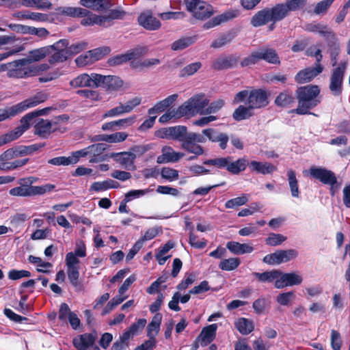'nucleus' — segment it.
<instances>
[{"label": "nucleus", "mask_w": 350, "mask_h": 350, "mask_svg": "<svg viewBox=\"0 0 350 350\" xmlns=\"http://www.w3.org/2000/svg\"><path fill=\"white\" fill-rule=\"evenodd\" d=\"M320 88L318 85H308L299 87L296 91L298 106L295 109L297 114L304 115L321 103Z\"/></svg>", "instance_id": "1"}, {"label": "nucleus", "mask_w": 350, "mask_h": 350, "mask_svg": "<svg viewBox=\"0 0 350 350\" xmlns=\"http://www.w3.org/2000/svg\"><path fill=\"white\" fill-rule=\"evenodd\" d=\"M286 16V10L283 4H278L272 8H265L256 12L251 19L254 27L262 26L269 22L275 23Z\"/></svg>", "instance_id": "2"}, {"label": "nucleus", "mask_w": 350, "mask_h": 350, "mask_svg": "<svg viewBox=\"0 0 350 350\" xmlns=\"http://www.w3.org/2000/svg\"><path fill=\"white\" fill-rule=\"evenodd\" d=\"M308 55L314 56L317 59V63L314 68H306L298 72L295 77V81L297 83L302 84L308 83L323 70V67L320 64V62L322 59L321 51L319 49H313L311 48L308 51Z\"/></svg>", "instance_id": "3"}, {"label": "nucleus", "mask_w": 350, "mask_h": 350, "mask_svg": "<svg viewBox=\"0 0 350 350\" xmlns=\"http://www.w3.org/2000/svg\"><path fill=\"white\" fill-rule=\"evenodd\" d=\"M186 10L198 20L203 21L214 14L213 8L201 0H185Z\"/></svg>", "instance_id": "4"}, {"label": "nucleus", "mask_w": 350, "mask_h": 350, "mask_svg": "<svg viewBox=\"0 0 350 350\" xmlns=\"http://www.w3.org/2000/svg\"><path fill=\"white\" fill-rule=\"evenodd\" d=\"M208 103L209 100L204 94H196L180 105V111L182 110L185 116L197 113L206 114L205 111Z\"/></svg>", "instance_id": "5"}, {"label": "nucleus", "mask_w": 350, "mask_h": 350, "mask_svg": "<svg viewBox=\"0 0 350 350\" xmlns=\"http://www.w3.org/2000/svg\"><path fill=\"white\" fill-rule=\"evenodd\" d=\"M308 174L314 179L319 180L325 185L330 186V191L334 195L335 191L338 189L337 178L335 174L322 167L312 166L308 170Z\"/></svg>", "instance_id": "6"}, {"label": "nucleus", "mask_w": 350, "mask_h": 350, "mask_svg": "<svg viewBox=\"0 0 350 350\" xmlns=\"http://www.w3.org/2000/svg\"><path fill=\"white\" fill-rule=\"evenodd\" d=\"M347 68V62L340 63L335 68L330 77L329 90L334 95H339L342 91L343 77Z\"/></svg>", "instance_id": "7"}, {"label": "nucleus", "mask_w": 350, "mask_h": 350, "mask_svg": "<svg viewBox=\"0 0 350 350\" xmlns=\"http://www.w3.org/2000/svg\"><path fill=\"white\" fill-rule=\"evenodd\" d=\"M303 282V277L298 273H284L279 271V278L274 283L276 288H284L286 286L299 285Z\"/></svg>", "instance_id": "8"}, {"label": "nucleus", "mask_w": 350, "mask_h": 350, "mask_svg": "<svg viewBox=\"0 0 350 350\" xmlns=\"http://www.w3.org/2000/svg\"><path fill=\"white\" fill-rule=\"evenodd\" d=\"M148 51V48L146 46H138L135 49L128 51L124 54L118 55L109 60V64L111 66L120 65L129 60L134 59L144 55Z\"/></svg>", "instance_id": "9"}, {"label": "nucleus", "mask_w": 350, "mask_h": 350, "mask_svg": "<svg viewBox=\"0 0 350 350\" xmlns=\"http://www.w3.org/2000/svg\"><path fill=\"white\" fill-rule=\"evenodd\" d=\"M7 76L15 79L29 78V65L26 63V60L23 58L11 62Z\"/></svg>", "instance_id": "10"}, {"label": "nucleus", "mask_w": 350, "mask_h": 350, "mask_svg": "<svg viewBox=\"0 0 350 350\" xmlns=\"http://www.w3.org/2000/svg\"><path fill=\"white\" fill-rule=\"evenodd\" d=\"M48 98V95L44 92L40 91L35 95L17 103L16 105L18 113H21L29 109L35 107L38 105L45 102Z\"/></svg>", "instance_id": "11"}, {"label": "nucleus", "mask_w": 350, "mask_h": 350, "mask_svg": "<svg viewBox=\"0 0 350 350\" xmlns=\"http://www.w3.org/2000/svg\"><path fill=\"white\" fill-rule=\"evenodd\" d=\"M268 103L267 93L262 90H254L250 92L246 100L247 105H249L253 110L266 107Z\"/></svg>", "instance_id": "12"}, {"label": "nucleus", "mask_w": 350, "mask_h": 350, "mask_svg": "<svg viewBox=\"0 0 350 350\" xmlns=\"http://www.w3.org/2000/svg\"><path fill=\"white\" fill-rule=\"evenodd\" d=\"M96 78V88L102 87L108 90H118L123 85V81L116 76L111 75H101L97 74Z\"/></svg>", "instance_id": "13"}, {"label": "nucleus", "mask_w": 350, "mask_h": 350, "mask_svg": "<svg viewBox=\"0 0 350 350\" xmlns=\"http://www.w3.org/2000/svg\"><path fill=\"white\" fill-rule=\"evenodd\" d=\"M110 157L121 165L124 168L128 170H135L134 165L136 159V154L132 152H113L110 154Z\"/></svg>", "instance_id": "14"}, {"label": "nucleus", "mask_w": 350, "mask_h": 350, "mask_svg": "<svg viewBox=\"0 0 350 350\" xmlns=\"http://www.w3.org/2000/svg\"><path fill=\"white\" fill-rule=\"evenodd\" d=\"M139 24L144 29L149 31L159 29L161 26V22L153 16L151 10H147L142 12L138 17Z\"/></svg>", "instance_id": "15"}, {"label": "nucleus", "mask_w": 350, "mask_h": 350, "mask_svg": "<svg viewBox=\"0 0 350 350\" xmlns=\"http://www.w3.org/2000/svg\"><path fill=\"white\" fill-rule=\"evenodd\" d=\"M186 132L187 129L185 126H176L161 129L156 132V135L163 139H172L181 142Z\"/></svg>", "instance_id": "16"}, {"label": "nucleus", "mask_w": 350, "mask_h": 350, "mask_svg": "<svg viewBox=\"0 0 350 350\" xmlns=\"http://www.w3.org/2000/svg\"><path fill=\"white\" fill-rule=\"evenodd\" d=\"M96 73H92L90 75L86 73L81 74L70 81V85L72 88H96Z\"/></svg>", "instance_id": "17"}, {"label": "nucleus", "mask_w": 350, "mask_h": 350, "mask_svg": "<svg viewBox=\"0 0 350 350\" xmlns=\"http://www.w3.org/2000/svg\"><path fill=\"white\" fill-rule=\"evenodd\" d=\"M239 15V12L235 10H228L219 15H217L206 23H205L202 28L203 29H209L211 28H213L217 25H219L220 24L223 23H226L228 21H230L234 18H236Z\"/></svg>", "instance_id": "18"}, {"label": "nucleus", "mask_w": 350, "mask_h": 350, "mask_svg": "<svg viewBox=\"0 0 350 350\" xmlns=\"http://www.w3.org/2000/svg\"><path fill=\"white\" fill-rule=\"evenodd\" d=\"M161 154L157 158L158 163H175L184 157L185 154L176 152L170 146H163L161 149Z\"/></svg>", "instance_id": "19"}, {"label": "nucleus", "mask_w": 350, "mask_h": 350, "mask_svg": "<svg viewBox=\"0 0 350 350\" xmlns=\"http://www.w3.org/2000/svg\"><path fill=\"white\" fill-rule=\"evenodd\" d=\"M35 134L43 137H47L56 130V125L49 120L39 119L34 126Z\"/></svg>", "instance_id": "20"}, {"label": "nucleus", "mask_w": 350, "mask_h": 350, "mask_svg": "<svg viewBox=\"0 0 350 350\" xmlns=\"http://www.w3.org/2000/svg\"><path fill=\"white\" fill-rule=\"evenodd\" d=\"M202 133L212 142H217L221 149L226 148L228 142V136L226 133H220L213 129H206L202 131Z\"/></svg>", "instance_id": "21"}, {"label": "nucleus", "mask_w": 350, "mask_h": 350, "mask_svg": "<svg viewBox=\"0 0 350 350\" xmlns=\"http://www.w3.org/2000/svg\"><path fill=\"white\" fill-rule=\"evenodd\" d=\"M217 327V324L213 323L202 329L200 335L197 338L201 346L205 347L215 339Z\"/></svg>", "instance_id": "22"}, {"label": "nucleus", "mask_w": 350, "mask_h": 350, "mask_svg": "<svg viewBox=\"0 0 350 350\" xmlns=\"http://www.w3.org/2000/svg\"><path fill=\"white\" fill-rule=\"evenodd\" d=\"M247 166L252 172L262 174H269L276 170V167L269 162H260L257 161H247Z\"/></svg>", "instance_id": "23"}, {"label": "nucleus", "mask_w": 350, "mask_h": 350, "mask_svg": "<svg viewBox=\"0 0 350 350\" xmlns=\"http://www.w3.org/2000/svg\"><path fill=\"white\" fill-rule=\"evenodd\" d=\"M226 248L235 255L251 254L254 250V247L251 244L240 243L237 241H228L226 243Z\"/></svg>", "instance_id": "24"}, {"label": "nucleus", "mask_w": 350, "mask_h": 350, "mask_svg": "<svg viewBox=\"0 0 350 350\" xmlns=\"http://www.w3.org/2000/svg\"><path fill=\"white\" fill-rule=\"evenodd\" d=\"M96 337L92 334H84L73 339L74 346L79 350H87L95 342Z\"/></svg>", "instance_id": "25"}, {"label": "nucleus", "mask_w": 350, "mask_h": 350, "mask_svg": "<svg viewBox=\"0 0 350 350\" xmlns=\"http://www.w3.org/2000/svg\"><path fill=\"white\" fill-rule=\"evenodd\" d=\"M19 157H21V153L18 148H9L0 154V170L6 171V167H8L11 162L10 161Z\"/></svg>", "instance_id": "26"}, {"label": "nucleus", "mask_w": 350, "mask_h": 350, "mask_svg": "<svg viewBox=\"0 0 350 350\" xmlns=\"http://www.w3.org/2000/svg\"><path fill=\"white\" fill-rule=\"evenodd\" d=\"M238 62L235 55L221 56L215 59L213 68L217 70L226 69L234 66Z\"/></svg>", "instance_id": "27"}, {"label": "nucleus", "mask_w": 350, "mask_h": 350, "mask_svg": "<svg viewBox=\"0 0 350 350\" xmlns=\"http://www.w3.org/2000/svg\"><path fill=\"white\" fill-rule=\"evenodd\" d=\"M49 54V48L46 46L38 48L29 52L27 57L24 58L26 63L29 65L32 62H38L44 59Z\"/></svg>", "instance_id": "28"}, {"label": "nucleus", "mask_w": 350, "mask_h": 350, "mask_svg": "<svg viewBox=\"0 0 350 350\" xmlns=\"http://www.w3.org/2000/svg\"><path fill=\"white\" fill-rule=\"evenodd\" d=\"M177 97V94H172L159 101L153 107L148 109V114L152 116L153 114L161 113L165 111L176 100Z\"/></svg>", "instance_id": "29"}, {"label": "nucleus", "mask_w": 350, "mask_h": 350, "mask_svg": "<svg viewBox=\"0 0 350 350\" xmlns=\"http://www.w3.org/2000/svg\"><path fill=\"white\" fill-rule=\"evenodd\" d=\"M228 163L226 170L232 174H239L241 172L244 171L247 166V159L245 157L232 161L231 157H228Z\"/></svg>", "instance_id": "30"}, {"label": "nucleus", "mask_w": 350, "mask_h": 350, "mask_svg": "<svg viewBox=\"0 0 350 350\" xmlns=\"http://www.w3.org/2000/svg\"><path fill=\"white\" fill-rule=\"evenodd\" d=\"M67 267V275L71 284L75 287L77 291L83 290V286L79 280V266H71Z\"/></svg>", "instance_id": "31"}, {"label": "nucleus", "mask_w": 350, "mask_h": 350, "mask_svg": "<svg viewBox=\"0 0 350 350\" xmlns=\"http://www.w3.org/2000/svg\"><path fill=\"white\" fill-rule=\"evenodd\" d=\"M235 327L243 335L250 334L254 328L252 320L246 318H239L234 323Z\"/></svg>", "instance_id": "32"}, {"label": "nucleus", "mask_w": 350, "mask_h": 350, "mask_svg": "<svg viewBox=\"0 0 350 350\" xmlns=\"http://www.w3.org/2000/svg\"><path fill=\"white\" fill-rule=\"evenodd\" d=\"M48 110L49 108H44L27 113L21 119V128H22L25 132L27 129H29L31 122L34 118L44 115Z\"/></svg>", "instance_id": "33"}, {"label": "nucleus", "mask_w": 350, "mask_h": 350, "mask_svg": "<svg viewBox=\"0 0 350 350\" xmlns=\"http://www.w3.org/2000/svg\"><path fill=\"white\" fill-rule=\"evenodd\" d=\"M162 316L161 314H156L152 319L151 322L147 326V336L155 338L160 330Z\"/></svg>", "instance_id": "34"}, {"label": "nucleus", "mask_w": 350, "mask_h": 350, "mask_svg": "<svg viewBox=\"0 0 350 350\" xmlns=\"http://www.w3.org/2000/svg\"><path fill=\"white\" fill-rule=\"evenodd\" d=\"M80 4L87 8L100 11L109 6V0H80Z\"/></svg>", "instance_id": "35"}, {"label": "nucleus", "mask_w": 350, "mask_h": 350, "mask_svg": "<svg viewBox=\"0 0 350 350\" xmlns=\"http://www.w3.org/2000/svg\"><path fill=\"white\" fill-rule=\"evenodd\" d=\"M279 271L275 269L263 273L254 272L252 275L261 282H276L279 278Z\"/></svg>", "instance_id": "36"}, {"label": "nucleus", "mask_w": 350, "mask_h": 350, "mask_svg": "<svg viewBox=\"0 0 350 350\" xmlns=\"http://www.w3.org/2000/svg\"><path fill=\"white\" fill-rule=\"evenodd\" d=\"M21 5L27 8H33L39 10H49L52 3L48 0H21Z\"/></svg>", "instance_id": "37"}, {"label": "nucleus", "mask_w": 350, "mask_h": 350, "mask_svg": "<svg viewBox=\"0 0 350 350\" xmlns=\"http://www.w3.org/2000/svg\"><path fill=\"white\" fill-rule=\"evenodd\" d=\"M260 60H265L271 64L279 63V57L273 49L262 48L258 50Z\"/></svg>", "instance_id": "38"}, {"label": "nucleus", "mask_w": 350, "mask_h": 350, "mask_svg": "<svg viewBox=\"0 0 350 350\" xmlns=\"http://www.w3.org/2000/svg\"><path fill=\"white\" fill-rule=\"evenodd\" d=\"M56 10L58 14L72 17L82 16L83 15L87 14V10L81 8L59 7Z\"/></svg>", "instance_id": "39"}, {"label": "nucleus", "mask_w": 350, "mask_h": 350, "mask_svg": "<svg viewBox=\"0 0 350 350\" xmlns=\"http://www.w3.org/2000/svg\"><path fill=\"white\" fill-rule=\"evenodd\" d=\"M81 17H84L81 21L82 25L92 26L94 25H98L104 27L102 16H98L87 10V14L83 15Z\"/></svg>", "instance_id": "40"}, {"label": "nucleus", "mask_w": 350, "mask_h": 350, "mask_svg": "<svg viewBox=\"0 0 350 350\" xmlns=\"http://www.w3.org/2000/svg\"><path fill=\"white\" fill-rule=\"evenodd\" d=\"M196 40V37H183L173 42L171 44V49L173 51H182L193 43Z\"/></svg>", "instance_id": "41"}, {"label": "nucleus", "mask_w": 350, "mask_h": 350, "mask_svg": "<svg viewBox=\"0 0 350 350\" xmlns=\"http://www.w3.org/2000/svg\"><path fill=\"white\" fill-rule=\"evenodd\" d=\"M128 137L125 132H117L110 135H100L98 136V140L105 141L108 143H120L124 142Z\"/></svg>", "instance_id": "42"}, {"label": "nucleus", "mask_w": 350, "mask_h": 350, "mask_svg": "<svg viewBox=\"0 0 350 350\" xmlns=\"http://www.w3.org/2000/svg\"><path fill=\"white\" fill-rule=\"evenodd\" d=\"M125 12L122 10H112L108 14L102 16L104 27H109L112 25V21L115 19H122L125 16Z\"/></svg>", "instance_id": "43"}, {"label": "nucleus", "mask_w": 350, "mask_h": 350, "mask_svg": "<svg viewBox=\"0 0 350 350\" xmlns=\"http://www.w3.org/2000/svg\"><path fill=\"white\" fill-rule=\"evenodd\" d=\"M287 177L291 196L294 198H299V190L295 171L288 170L287 171Z\"/></svg>", "instance_id": "44"}, {"label": "nucleus", "mask_w": 350, "mask_h": 350, "mask_svg": "<svg viewBox=\"0 0 350 350\" xmlns=\"http://www.w3.org/2000/svg\"><path fill=\"white\" fill-rule=\"evenodd\" d=\"M253 109L249 105H240L234 110L232 116L235 120L240 121L249 118L253 116Z\"/></svg>", "instance_id": "45"}, {"label": "nucleus", "mask_w": 350, "mask_h": 350, "mask_svg": "<svg viewBox=\"0 0 350 350\" xmlns=\"http://www.w3.org/2000/svg\"><path fill=\"white\" fill-rule=\"evenodd\" d=\"M182 110L180 111V106L176 109H169L159 118V121L164 124L172 120L178 119L185 116Z\"/></svg>", "instance_id": "46"}, {"label": "nucleus", "mask_w": 350, "mask_h": 350, "mask_svg": "<svg viewBox=\"0 0 350 350\" xmlns=\"http://www.w3.org/2000/svg\"><path fill=\"white\" fill-rule=\"evenodd\" d=\"M118 185V183L111 180L108 179L105 181L101 182H95L94 183L91 187L90 190L94 191H105L111 188H116Z\"/></svg>", "instance_id": "47"}, {"label": "nucleus", "mask_w": 350, "mask_h": 350, "mask_svg": "<svg viewBox=\"0 0 350 350\" xmlns=\"http://www.w3.org/2000/svg\"><path fill=\"white\" fill-rule=\"evenodd\" d=\"M240 263L241 260L239 258H230L221 260L219 264V267L221 270L230 271L236 269Z\"/></svg>", "instance_id": "48"}, {"label": "nucleus", "mask_w": 350, "mask_h": 350, "mask_svg": "<svg viewBox=\"0 0 350 350\" xmlns=\"http://www.w3.org/2000/svg\"><path fill=\"white\" fill-rule=\"evenodd\" d=\"M174 246V244L168 241L166 243L161 250L156 254L155 257L157 260L159 265H162L165 263L167 260L170 257V256H165V254Z\"/></svg>", "instance_id": "49"}, {"label": "nucleus", "mask_w": 350, "mask_h": 350, "mask_svg": "<svg viewBox=\"0 0 350 350\" xmlns=\"http://www.w3.org/2000/svg\"><path fill=\"white\" fill-rule=\"evenodd\" d=\"M182 148L187 151L193 153L196 155H201L203 154V149L200 146L196 144L194 142H189V140H187L185 139H182Z\"/></svg>", "instance_id": "50"}, {"label": "nucleus", "mask_w": 350, "mask_h": 350, "mask_svg": "<svg viewBox=\"0 0 350 350\" xmlns=\"http://www.w3.org/2000/svg\"><path fill=\"white\" fill-rule=\"evenodd\" d=\"M19 185L21 186L11 189L9 191V193L12 196L30 197L31 187H27L23 184Z\"/></svg>", "instance_id": "51"}, {"label": "nucleus", "mask_w": 350, "mask_h": 350, "mask_svg": "<svg viewBox=\"0 0 350 350\" xmlns=\"http://www.w3.org/2000/svg\"><path fill=\"white\" fill-rule=\"evenodd\" d=\"M293 100L294 98L291 93L284 92L277 96L275 103L278 106L285 107L292 103Z\"/></svg>", "instance_id": "52"}, {"label": "nucleus", "mask_w": 350, "mask_h": 350, "mask_svg": "<svg viewBox=\"0 0 350 350\" xmlns=\"http://www.w3.org/2000/svg\"><path fill=\"white\" fill-rule=\"evenodd\" d=\"M152 191L153 189L150 188L146 189L131 190L126 193L124 201L126 202H130L133 199L144 196Z\"/></svg>", "instance_id": "53"}, {"label": "nucleus", "mask_w": 350, "mask_h": 350, "mask_svg": "<svg viewBox=\"0 0 350 350\" xmlns=\"http://www.w3.org/2000/svg\"><path fill=\"white\" fill-rule=\"evenodd\" d=\"M55 185L46 184L40 186L31 187V196H41L51 192L55 189Z\"/></svg>", "instance_id": "54"}, {"label": "nucleus", "mask_w": 350, "mask_h": 350, "mask_svg": "<svg viewBox=\"0 0 350 350\" xmlns=\"http://www.w3.org/2000/svg\"><path fill=\"white\" fill-rule=\"evenodd\" d=\"M28 260L29 262L37 265V271L39 272H47L46 269L52 267L51 263L44 262L40 258L32 255L29 256Z\"/></svg>", "instance_id": "55"}, {"label": "nucleus", "mask_w": 350, "mask_h": 350, "mask_svg": "<svg viewBox=\"0 0 350 350\" xmlns=\"http://www.w3.org/2000/svg\"><path fill=\"white\" fill-rule=\"evenodd\" d=\"M248 200L247 196L244 194L241 196L228 200L225 204V206L226 208H234L245 204Z\"/></svg>", "instance_id": "56"}, {"label": "nucleus", "mask_w": 350, "mask_h": 350, "mask_svg": "<svg viewBox=\"0 0 350 350\" xmlns=\"http://www.w3.org/2000/svg\"><path fill=\"white\" fill-rule=\"evenodd\" d=\"M161 177L168 181H174L178 178V171L168 167H165L161 171Z\"/></svg>", "instance_id": "57"}, {"label": "nucleus", "mask_w": 350, "mask_h": 350, "mask_svg": "<svg viewBox=\"0 0 350 350\" xmlns=\"http://www.w3.org/2000/svg\"><path fill=\"white\" fill-rule=\"evenodd\" d=\"M278 252L281 264L295 258L298 255L297 252L293 249L287 250H278Z\"/></svg>", "instance_id": "58"}, {"label": "nucleus", "mask_w": 350, "mask_h": 350, "mask_svg": "<svg viewBox=\"0 0 350 350\" xmlns=\"http://www.w3.org/2000/svg\"><path fill=\"white\" fill-rule=\"evenodd\" d=\"M49 48V54L52 51L68 52V41L66 39H61L52 45L47 46Z\"/></svg>", "instance_id": "59"}, {"label": "nucleus", "mask_w": 350, "mask_h": 350, "mask_svg": "<svg viewBox=\"0 0 350 350\" xmlns=\"http://www.w3.org/2000/svg\"><path fill=\"white\" fill-rule=\"evenodd\" d=\"M124 106L122 103H120L116 107L107 111L103 116V118H114L126 114Z\"/></svg>", "instance_id": "60"}, {"label": "nucleus", "mask_w": 350, "mask_h": 350, "mask_svg": "<svg viewBox=\"0 0 350 350\" xmlns=\"http://www.w3.org/2000/svg\"><path fill=\"white\" fill-rule=\"evenodd\" d=\"M49 69L48 64H31L29 65V77L39 75L41 72Z\"/></svg>", "instance_id": "61"}, {"label": "nucleus", "mask_w": 350, "mask_h": 350, "mask_svg": "<svg viewBox=\"0 0 350 350\" xmlns=\"http://www.w3.org/2000/svg\"><path fill=\"white\" fill-rule=\"evenodd\" d=\"M228 157H219L213 159H208L204 161V164L206 165H215L218 168H227L228 164Z\"/></svg>", "instance_id": "62"}, {"label": "nucleus", "mask_w": 350, "mask_h": 350, "mask_svg": "<svg viewBox=\"0 0 350 350\" xmlns=\"http://www.w3.org/2000/svg\"><path fill=\"white\" fill-rule=\"evenodd\" d=\"M267 306L268 304L266 299L260 297L254 301L252 307L256 314H262L265 312Z\"/></svg>", "instance_id": "63"}, {"label": "nucleus", "mask_w": 350, "mask_h": 350, "mask_svg": "<svg viewBox=\"0 0 350 350\" xmlns=\"http://www.w3.org/2000/svg\"><path fill=\"white\" fill-rule=\"evenodd\" d=\"M75 62L77 66L83 67L94 63L92 57V55L90 51L86 52L77 57L75 59Z\"/></svg>", "instance_id": "64"}]
</instances>
